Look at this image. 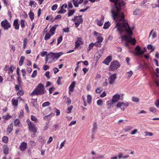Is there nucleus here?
I'll use <instances>...</instances> for the list:
<instances>
[{
  "label": "nucleus",
  "mask_w": 159,
  "mask_h": 159,
  "mask_svg": "<svg viewBox=\"0 0 159 159\" xmlns=\"http://www.w3.org/2000/svg\"><path fill=\"white\" fill-rule=\"evenodd\" d=\"M110 1L114 3V6L111 11L112 18L116 23L114 29H116V31L118 32L122 39L124 38L126 42L135 44L136 40L131 37L133 34L132 30L135 27L133 26L130 28L128 23L125 21L124 13L120 11L121 8L125 5V3L122 0Z\"/></svg>",
  "instance_id": "nucleus-1"
},
{
  "label": "nucleus",
  "mask_w": 159,
  "mask_h": 159,
  "mask_svg": "<svg viewBox=\"0 0 159 159\" xmlns=\"http://www.w3.org/2000/svg\"><path fill=\"white\" fill-rule=\"evenodd\" d=\"M44 86L41 83L39 84L32 92L30 93L31 95H39L43 94L46 93Z\"/></svg>",
  "instance_id": "nucleus-2"
},
{
  "label": "nucleus",
  "mask_w": 159,
  "mask_h": 159,
  "mask_svg": "<svg viewBox=\"0 0 159 159\" xmlns=\"http://www.w3.org/2000/svg\"><path fill=\"white\" fill-rule=\"evenodd\" d=\"M62 54L61 53H53L52 52H50L46 56V57H47L48 60V62L51 63L54 61L55 59L58 58Z\"/></svg>",
  "instance_id": "nucleus-3"
},
{
  "label": "nucleus",
  "mask_w": 159,
  "mask_h": 159,
  "mask_svg": "<svg viewBox=\"0 0 159 159\" xmlns=\"http://www.w3.org/2000/svg\"><path fill=\"white\" fill-rule=\"evenodd\" d=\"M72 20L75 22V24L76 27H78L80 24L83 23V21L82 15L74 16Z\"/></svg>",
  "instance_id": "nucleus-4"
},
{
  "label": "nucleus",
  "mask_w": 159,
  "mask_h": 159,
  "mask_svg": "<svg viewBox=\"0 0 159 159\" xmlns=\"http://www.w3.org/2000/svg\"><path fill=\"white\" fill-rule=\"evenodd\" d=\"M120 65L118 61H112L110 66L109 70L110 71H115L120 66Z\"/></svg>",
  "instance_id": "nucleus-5"
},
{
  "label": "nucleus",
  "mask_w": 159,
  "mask_h": 159,
  "mask_svg": "<svg viewBox=\"0 0 159 159\" xmlns=\"http://www.w3.org/2000/svg\"><path fill=\"white\" fill-rule=\"evenodd\" d=\"M135 50L136 52L135 53V54L138 56H141L146 51V49L145 48H144L143 50H142L139 46H137L135 48Z\"/></svg>",
  "instance_id": "nucleus-6"
},
{
  "label": "nucleus",
  "mask_w": 159,
  "mask_h": 159,
  "mask_svg": "<svg viewBox=\"0 0 159 159\" xmlns=\"http://www.w3.org/2000/svg\"><path fill=\"white\" fill-rule=\"evenodd\" d=\"M28 125L29 126V130L32 132L34 133L37 132V131L36 128L34 125L33 122H30L28 123Z\"/></svg>",
  "instance_id": "nucleus-7"
},
{
  "label": "nucleus",
  "mask_w": 159,
  "mask_h": 159,
  "mask_svg": "<svg viewBox=\"0 0 159 159\" xmlns=\"http://www.w3.org/2000/svg\"><path fill=\"white\" fill-rule=\"evenodd\" d=\"M116 74H114L111 75L108 78L109 83L111 84L115 83V80L116 79Z\"/></svg>",
  "instance_id": "nucleus-8"
},
{
  "label": "nucleus",
  "mask_w": 159,
  "mask_h": 159,
  "mask_svg": "<svg viewBox=\"0 0 159 159\" xmlns=\"http://www.w3.org/2000/svg\"><path fill=\"white\" fill-rule=\"evenodd\" d=\"M2 26L5 29L7 30L10 27V25L8 21L5 20L1 22Z\"/></svg>",
  "instance_id": "nucleus-9"
},
{
  "label": "nucleus",
  "mask_w": 159,
  "mask_h": 159,
  "mask_svg": "<svg viewBox=\"0 0 159 159\" xmlns=\"http://www.w3.org/2000/svg\"><path fill=\"white\" fill-rule=\"evenodd\" d=\"M93 34L94 35L97 36V39L98 42L101 43L102 42L103 40V38L101 36L102 35V34L98 33L96 31H94L93 33Z\"/></svg>",
  "instance_id": "nucleus-10"
},
{
  "label": "nucleus",
  "mask_w": 159,
  "mask_h": 159,
  "mask_svg": "<svg viewBox=\"0 0 159 159\" xmlns=\"http://www.w3.org/2000/svg\"><path fill=\"white\" fill-rule=\"evenodd\" d=\"M82 38H77V40L75 42V48L79 47L80 44H83V42L82 41Z\"/></svg>",
  "instance_id": "nucleus-11"
},
{
  "label": "nucleus",
  "mask_w": 159,
  "mask_h": 159,
  "mask_svg": "<svg viewBox=\"0 0 159 159\" xmlns=\"http://www.w3.org/2000/svg\"><path fill=\"white\" fill-rule=\"evenodd\" d=\"M120 98V95L118 94H116L113 96L111 101L113 103H115L117 102Z\"/></svg>",
  "instance_id": "nucleus-12"
},
{
  "label": "nucleus",
  "mask_w": 159,
  "mask_h": 159,
  "mask_svg": "<svg viewBox=\"0 0 159 159\" xmlns=\"http://www.w3.org/2000/svg\"><path fill=\"white\" fill-rule=\"evenodd\" d=\"M27 147V144L26 143L23 142L21 143L20 147V150L23 151L25 150Z\"/></svg>",
  "instance_id": "nucleus-13"
},
{
  "label": "nucleus",
  "mask_w": 159,
  "mask_h": 159,
  "mask_svg": "<svg viewBox=\"0 0 159 159\" xmlns=\"http://www.w3.org/2000/svg\"><path fill=\"white\" fill-rule=\"evenodd\" d=\"M13 25L15 29L18 30L19 29V24L18 23V20L17 19L14 20Z\"/></svg>",
  "instance_id": "nucleus-14"
},
{
  "label": "nucleus",
  "mask_w": 159,
  "mask_h": 159,
  "mask_svg": "<svg viewBox=\"0 0 159 159\" xmlns=\"http://www.w3.org/2000/svg\"><path fill=\"white\" fill-rule=\"evenodd\" d=\"M111 57L109 56L107 57L105 60L103 61V63L106 64L107 65H108L109 63L111 61Z\"/></svg>",
  "instance_id": "nucleus-15"
},
{
  "label": "nucleus",
  "mask_w": 159,
  "mask_h": 159,
  "mask_svg": "<svg viewBox=\"0 0 159 159\" xmlns=\"http://www.w3.org/2000/svg\"><path fill=\"white\" fill-rule=\"evenodd\" d=\"M114 103H113L111 100L108 101L107 102V108L108 109H110L111 107H113V104Z\"/></svg>",
  "instance_id": "nucleus-16"
},
{
  "label": "nucleus",
  "mask_w": 159,
  "mask_h": 159,
  "mask_svg": "<svg viewBox=\"0 0 159 159\" xmlns=\"http://www.w3.org/2000/svg\"><path fill=\"white\" fill-rule=\"evenodd\" d=\"M76 84V82L75 81H73L69 87V91L70 92H72L73 90V89L74 88L75 85Z\"/></svg>",
  "instance_id": "nucleus-17"
},
{
  "label": "nucleus",
  "mask_w": 159,
  "mask_h": 159,
  "mask_svg": "<svg viewBox=\"0 0 159 159\" xmlns=\"http://www.w3.org/2000/svg\"><path fill=\"white\" fill-rule=\"evenodd\" d=\"M18 100L16 99L13 98L12 99V104L14 107H17L18 105Z\"/></svg>",
  "instance_id": "nucleus-18"
},
{
  "label": "nucleus",
  "mask_w": 159,
  "mask_h": 159,
  "mask_svg": "<svg viewBox=\"0 0 159 159\" xmlns=\"http://www.w3.org/2000/svg\"><path fill=\"white\" fill-rule=\"evenodd\" d=\"M3 153L5 154H7L8 153L9 149L7 146H5L3 148Z\"/></svg>",
  "instance_id": "nucleus-19"
},
{
  "label": "nucleus",
  "mask_w": 159,
  "mask_h": 159,
  "mask_svg": "<svg viewBox=\"0 0 159 159\" xmlns=\"http://www.w3.org/2000/svg\"><path fill=\"white\" fill-rule=\"evenodd\" d=\"M36 3L34 1H30V2L29 5L31 7H36Z\"/></svg>",
  "instance_id": "nucleus-20"
},
{
  "label": "nucleus",
  "mask_w": 159,
  "mask_h": 159,
  "mask_svg": "<svg viewBox=\"0 0 159 159\" xmlns=\"http://www.w3.org/2000/svg\"><path fill=\"white\" fill-rule=\"evenodd\" d=\"M25 58V57L23 56H22L20 57V60L19 61V65L20 66H21V65H22Z\"/></svg>",
  "instance_id": "nucleus-21"
},
{
  "label": "nucleus",
  "mask_w": 159,
  "mask_h": 159,
  "mask_svg": "<svg viewBox=\"0 0 159 159\" xmlns=\"http://www.w3.org/2000/svg\"><path fill=\"white\" fill-rule=\"evenodd\" d=\"M97 128V125L96 122H94L93 125V128L92 129V132L94 133Z\"/></svg>",
  "instance_id": "nucleus-22"
},
{
  "label": "nucleus",
  "mask_w": 159,
  "mask_h": 159,
  "mask_svg": "<svg viewBox=\"0 0 159 159\" xmlns=\"http://www.w3.org/2000/svg\"><path fill=\"white\" fill-rule=\"evenodd\" d=\"M29 15L30 19L31 20H32L34 19V13L31 11H30L29 13Z\"/></svg>",
  "instance_id": "nucleus-23"
},
{
  "label": "nucleus",
  "mask_w": 159,
  "mask_h": 159,
  "mask_svg": "<svg viewBox=\"0 0 159 159\" xmlns=\"http://www.w3.org/2000/svg\"><path fill=\"white\" fill-rule=\"evenodd\" d=\"M56 29V27L53 26L50 30V32L51 33V35H53L54 34V31Z\"/></svg>",
  "instance_id": "nucleus-24"
},
{
  "label": "nucleus",
  "mask_w": 159,
  "mask_h": 159,
  "mask_svg": "<svg viewBox=\"0 0 159 159\" xmlns=\"http://www.w3.org/2000/svg\"><path fill=\"white\" fill-rule=\"evenodd\" d=\"M110 25V23L109 22L105 23L104 25L103 28L104 29H108Z\"/></svg>",
  "instance_id": "nucleus-25"
},
{
  "label": "nucleus",
  "mask_w": 159,
  "mask_h": 159,
  "mask_svg": "<svg viewBox=\"0 0 159 159\" xmlns=\"http://www.w3.org/2000/svg\"><path fill=\"white\" fill-rule=\"evenodd\" d=\"M132 101L134 102L138 103L139 101V99L137 97H134L132 98Z\"/></svg>",
  "instance_id": "nucleus-26"
},
{
  "label": "nucleus",
  "mask_w": 159,
  "mask_h": 159,
  "mask_svg": "<svg viewBox=\"0 0 159 159\" xmlns=\"http://www.w3.org/2000/svg\"><path fill=\"white\" fill-rule=\"evenodd\" d=\"M73 108L72 106H71L68 107L66 111V112L67 113H70L71 112V111Z\"/></svg>",
  "instance_id": "nucleus-27"
},
{
  "label": "nucleus",
  "mask_w": 159,
  "mask_h": 159,
  "mask_svg": "<svg viewBox=\"0 0 159 159\" xmlns=\"http://www.w3.org/2000/svg\"><path fill=\"white\" fill-rule=\"evenodd\" d=\"M104 19V17L102 16L101 18V20H98V21L97 24L99 26H102L103 25V22H102V20Z\"/></svg>",
  "instance_id": "nucleus-28"
},
{
  "label": "nucleus",
  "mask_w": 159,
  "mask_h": 159,
  "mask_svg": "<svg viewBox=\"0 0 159 159\" xmlns=\"http://www.w3.org/2000/svg\"><path fill=\"white\" fill-rule=\"evenodd\" d=\"M132 128L133 127L131 126H127L124 129V130L125 132H128L130 131Z\"/></svg>",
  "instance_id": "nucleus-29"
},
{
  "label": "nucleus",
  "mask_w": 159,
  "mask_h": 159,
  "mask_svg": "<svg viewBox=\"0 0 159 159\" xmlns=\"http://www.w3.org/2000/svg\"><path fill=\"white\" fill-rule=\"evenodd\" d=\"M75 11L74 10H70L68 13V16H72L75 12Z\"/></svg>",
  "instance_id": "nucleus-30"
},
{
  "label": "nucleus",
  "mask_w": 159,
  "mask_h": 159,
  "mask_svg": "<svg viewBox=\"0 0 159 159\" xmlns=\"http://www.w3.org/2000/svg\"><path fill=\"white\" fill-rule=\"evenodd\" d=\"M92 101V97L90 95H88L87 96V102L89 104H90Z\"/></svg>",
  "instance_id": "nucleus-31"
},
{
  "label": "nucleus",
  "mask_w": 159,
  "mask_h": 159,
  "mask_svg": "<svg viewBox=\"0 0 159 159\" xmlns=\"http://www.w3.org/2000/svg\"><path fill=\"white\" fill-rule=\"evenodd\" d=\"M133 73V72L132 71H130L128 72H127L126 74L128 75L127 78L128 79H129L130 78L132 75Z\"/></svg>",
  "instance_id": "nucleus-32"
},
{
  "label": "nucleus",
  "mask_w": 159,
  "mask_h": 159,
  "mask_svg": "<svg viewBox=\"0 0 159 159\" xmlns=\"http://www.w3.org/2000/svg\"><path fill=\"white\" fill-rule=\"evenodd\" d=\"M2 139V142L4 143H7L8 141V138L6 136H4Z\"/></svg>",
  "instance_id": "nucleus-33"
},
{
  "label": "nucleus",
  "mask_w": 159,
  "mask_h": 159,
  "mask_svg": "<svg viewBox=\"0 0 159 159\" xmlns=\"http://www.w3.org/2000/svg\"><path fill=\"white\" fill-rule=\"evenodd\" d=\"M138 132V129H134L130 133V134L132 135H134L136 134Z\"/></svg>",
  "instance_id": "nucleus-34"
},
{
  "label": "nucleus",
  "mask_w": 159,
  "mask_h": 159,
  "mask_svg": "<svg viewBox=\"0 0 159 159\" xmlns=\"http://www.w3.org/2000/svg\"><path fill=\"white\" fill-rule=\"evenodd\" d=\"M150 111L154 113H157V111L156 109L154 107H151L150 108Z\"/></svg>",
  "instance_id": "nucleus-35"
},
{
  "label": "nucleus",
  "mask_w": 159,
  "mask_h": 159,
  "mask_svg": "<svg viewBox=\"0 0 159 159\" xmlns=\"http://www.w3.org/2000/svg\"><path fill=\"white\" fill-rule=\"evenodd\" d=\"M54 110L55 111V112H56V115L57 116H58L60 115V111L56 108H54Z\"/></svg>",
  "instance_id": "nucleus-36"
},
{
  "label": "nucleus",
  "mask_w": 159,
  "mask_h": 159,
  "mask_svg": "<svg viewBox=\"0 0 159 159\" xmlns=\"http://www.w3.org/2000/svg\"><path fill=\"white\" fill-rule=\"evenodd\" d=\"M51 36V35L49 33H48L46 34L44 37V39L45 40L48 39L50 38Z\"/></svg>",
  "instance_id": "nucleus-37"
},
{
  "label": "nucleus",
  "mask_w": 159,
  "mask_h": 159,
  "mask_svg": "<svg viewBox=\"0 0 159 159\" xmlns=\"http://www.w3.org/2000/svg\"><path fill=\"white\" fill-rule=\"evenodd\" d=\"M51 115V114H50L48 115L45 116L43 117L44 119L45 120H50L51 118V117H50Z\"/></svg>",
  "instance_id": "nucleus-38"
},
{
  "label": "nucleus",
  "mask_w": 159,
  "mask_h": 159,
  "mask_svg": "<svg viewBox=\"0 0 159 159\" xmlns=\"http://www.w3.org/2000/svg\"><path fill=\"white\" fill-rule=\"evenodd\" d=\"M20 121L18 119H16L14 121V125L16 126H19L20 124Z\"/></svg>",
  "instance_id": "nucleus-39"
},
{
  "label": "nucleus",
  "mask_w": 159,
  "mask_h": 159,
  "mask_svg": "<svg viewBox=\"0 0 159 159\" xmlns=\"http://www.w3.org/2000/svg\"><path fill=\"white\" fill-rule=\"evenodd\" d=\"M3 70L5 71H8V73H9L10 72L9 71L10 70V67L9 66H7L6 65L4 67Z\"/></svg>",
  "instance_id": "nucleus-40"
},
{
  "label": "nucleus",
  "mask_w": 159,
  "mask_h": 159,
  "mask_svg": "<svg viewBox=\"0 0 159 159\" xmlns=\"http://www.w3.org/2000/svg\"><path fill=\"white\" fill-rule=\"evenodd\" d=\"M97 104L98 106H102L103 104V101L102 100H98L97 102Z\"/></svg>",
  "instance_id": "nucleus-41"
},
{
  "label": "nucleus",
  "mask_w": 159,
  "mask_h": 159,
  "mask_svg": "<svg viewBox=\"0 0 159 159\" xmlns=\"http://www.w3.org/2000/svg\"><path fill=\"white\" fill-rule=\"evenodd\" d=\"M144 133L145 134V136H152L153 135V134L152 133L149 132H148L146 131L144 132Z\"/></svg>",
  "instance_id": "nucleus-42"
},
{
  "label": "nucleus",
  "mask_w": 159,
  "mask_h": 159,
  "mask_svg": "<svg viewBox=\"0 0 159 159\" xmlns=\"http://www.w3.org/2000/svg\"><path fill=\"white\" fill-rule=\"evenodd\" d=\"M20 25L21 27L22 28H24L25 26V20H20Z\"/></svg>",
  "instance_id": "nucleus-43"
},
{
  "label": "nucleus",
  "mask_w": 159,
  "mask_h": 159,
  "mask_svg": "<svg viewBox=\"0 0 159 159\" xmlns=\"http://www.w3.org/2000/svg\"><path fill=\"white\" fill-rule=\"evenodd\" d=\"M2 118L4 120H7L10 118V116L8 115H7L3 116Z\"/></svg>",
  "instance_id": "nucleus-44"
},
{
  "label": "nucleus",
  "mask_w": 159,
  "mask_h": 159,
  "mask_svg": "<svg viewBox=\"0 0 159 159\" xmlns=\"http://www.w3.org/2000/svg\"><path fill=\"white\" fill-rule=\"evenodd\" d=\"M66 103L67 105H69L71 103V100L70 98H67V101L66 102Z\"/></svg>",
  "instance_id": "nucleus-45"
},
{
  "label": "nucleus",
  "mask_w": 159,
  "mask_h": 159,
  "mask_svg": "<svg viewBox=\"0 0 159 159\" xmlns=\"http://www.w3.org/2000/svg\"><path fill=\"white\" fill-rule=\"evenodd\" d=\"M104 49H102L98 52V53L97 54H99V55L101 56L103 54L104 52Z\"/></svg>",
  "instance_id": "nucleus-46"
},
{
  "label": "nucleus",
  "mask_w": 159,
  "mask_h": 159,
  "mask_svg": "<svg viewBox=\"0 0 159 159\" xmlns=\"http://www.w3.org/2000/svg\"><path fill=\"white\" fill-rule=\"evenodd\" d=\"M31 120L35 122H37V120L35 116H31Z\"/></svg>",
  "instance_id": "nucleus-47"
},
{
  "label": "nucleus",
  "mask_w": 159,
  "mask_h": 159,
  "mask_svg": "<svg viewBox=\"0 0 159 159\" xmlns=\"http://www.w3.org/2000/svg\"><path fill=\"white\" fill-rule=\"evenodd\" d=\"M66 10H64L63 8H62L61 7V10L59 11L58 13H64L66 12Z\"/></svg>",
  "instance_id": "nucleus-48"
},
{
  "label": "nucleus",
  "mask_w": 159,
  "mask_h": 159,
  "mask_svg": "<svg viewBox=\"0 0 159 159\" xmlns=\"http://www.w3.org/2000/svg\"><path fill=\"white\" fill-rule=\"evenodd\" d=\"M123 102H119L116 105V107L117 108H120L123 106Z\"/></svg>",
  "instance_id": "nucleus-49"
},
{
  "label": "nucleus",
  "mask_w": 159,
  "mask_h": 159,
  "mask_svg": "<svg viewBox=\"0 0 159 159\" xmlns=\"http://www.w3.org/2000/svg\"><path fill=\"white\" fill-rule=\"evenodd\" d=\"M50 103L49 102H46L43 103L42 104V106L43 107H44L50 105Z\"/></svg>",
  "instance_id": "nucleus-50"
},
{
  "label": "nucleus",
  "mask_w": 159,
  "mask_h": 159,
  "mask_svg": "<svg viewBox=\"0 0 159 159\" xmlns=\"http://www.w3.org/2000/svg\"><path fill=\"white\" fill-rule=\"evenodd\" d=\"M62 36H61L57 39V44H59L62 41Z\"/></svg>",
  "instance_id": "nucleus-51"
},
{
  "label": "nucleus",
  "mask_w": 159,
  "mask_h": 159,
  "mask_svg": "<svg viewBox=\"0 0 159 159\" xmlns=\"http://www.w3.org/2000/svg\"><path fill=\"white\" fill-rule=\"evenodd\" d=\"M94 45L97 47H100L101 45V43L97 41L94 44Z\"/></svg>",
  "instance_id": "nucleus-52"
},
{
  "label": "nucleus",
  "mask_w": 159,
  "mask_h": 159,
  "mask_svg": "<svg viewBox=\"0 0 159 159\" xmlns=\"http://www.w3.org/2000/svg\"><path fill=\"white\" fill-rule=\"evenodd\" d=\"M37 74V71L36 70H34V71L33 74L32 75L31 77L32 78H34L36 76Z\"/></svg>",
  "instance_id": "nucleus-53"
},
{
  "label": "nucleus",
  "mask_w": 159,
  "mask_h": 159,
  "mask_svg": "<svg viewBox=\"0 0 159 159\" xmlns=\"http://www.w3.org/2000/svg\"><path fill=\"white\" fill-rule=\"evenodd\" d=\"M24 94L22 90H20L18 91L17 93V95L19 96L23 95Z\"/></svg>",
  "instance_id": "nucleus-54"
},
{
  "label": "nucleus",
  "mask_w": 159,
  "mask_h": 159,
  "mask_svg": "<svg viewBox=\"0 0 159 159\" xmlns=\"http://www.w3.org/2000/svg\"><path fill=\"white\" fill-rule=\"evenodd\" d=\"M63 31L64 32L66 33H69L70 32L69 28L67 27L66 28H64L63 29Z\"/></svg>",
  "instance_id": "nucleus-55"
},
{
  "label": "nucleus",
  "mask_w": 159,
  "mask_h": 159,
  "mask_svg": "<svg viewBox=\"0 0 159 159\" xmlns=\"http://www.w3.org/2000/svg\"><path fill=\"white\" fill-rule=\"evenodd\" d=\"M53 70L54 71V74H56L58 72L59 69L56 67H54L53 68Z\"/></svg>",
  "instance_id": "nucleus-56"
},
{
  "label": "nucleus",
  "mask_w": 159,
  "mask_h": 159,
  "mask_svg": "<svg viewBox=\"0 0 159 159\" xmlns=\"http://www.w3.org/2000/svg\"><path fill=\"white\" fill-rule=\"evenodd\" d=\"M89 7L87 6L85 9H82L80 10V11L81 12H84L87 11L89 8Z\"/></svg>",
  "instance_id": "nucleus-57"
},
{
  "label": "nucleus",
  "mask_w": 159,
  "mask_h": 159,
  "mask_svg": "<svg viewBox=\"0 0 159 159\" xmlns=\"http://www.w3.org/2000/svg\"><path fill=\"white\" fill-rule=\"evenodd\" d=\"M102 90H101V89L100 88H98L96 90V92L97 93H100Z\"/></svg>",
  "instance_id": "nucleus-58"
},
{
  "label": "nucleus",
  "mask_w": 159,
  "mask_h": 159,
  "mask_svg": "<svg viewBox=\"0 0 159 159\" xmlns=\"http://www.w3.org/2000/svg\"><path fill=\"white\" fill-rule=\"evenodd\" d=\"M124 155L122 153H120L118 155V157L119 159H120L122 158H123Z\"/></svg>",
  "instance_id": "nucleus-59"
},
{
  "label": "nucleus",
  "mask_w": 159,
  "mask_h": 159,
  "mask_svg": "<svg viewBox=\"0 0 159 159\" xmlns=\"http://www.w3.org/2000/svg\"><path fill=\"white\" fill-rule=\"evenodd\" d=\"M76 123V121L75 120L72 121L71 122H70V124L69 125V126H71L72 125H75Z\"/></svg>",
  "instance_id": "nucleus-60"
},
{
  "label": "nucleus",
  "mask_w": 159,
  "mask_h": 159,
  "mask_svg": "<svg viewBox=\"0 0 159 159\" xmlns=\"http://www.w3.org/2000/svg\"><path fill=\"white\" fill-rule=\"evenodd\" d=\"M57 7V4H55L52 7V9L53 11L56 10Z\"/></svg>",
  "instance_id": "nucleus-61"
},
{
  "label": "nucleus",
  "mask_w": 159,
  "mask_h": 159,
  "mask_svg": "<svg viewBox=\"0 0 159 159\" xmlns=\"http://www.w3.org/2000/svg\"><path fill=\"white\" fill-rule=\"evenodd\" d=\"M155 104L156 107H159V99H157L155 103Z\"/></svg>",
  "instance_id": "nucleus-62"
},
{
  "label": "nucleus",
  "mask_w": 159,
  "mask_h": 159,
  "mask_svg": "<svg viewBox=\"0 0 159 159\" xmlns=\"http://www.w3.org/2000/svg\"><path fill=\"white\" fill-rule=\"evenodd\" d=\"M47 52L46 51H44L41 53V55L42 57H43L45 55H47Z\"/></svg>",
  "instance_id": "nucleus-63"
},
{
  "label": "nucleus",
  "mask_w": 159,
  "mask_h": 159,
  "mask_svg": "<svg viewBox=\"0 0 159 159\" xmlns=\"http://www.w3.org/2000/svg\"><path fill=\"white\" fill-rule=\"evenodd\" d=\"M49 68V67L48 65H44L43 66V68L44 70H46Z\"/></svg>",
  "instance_id": "nucleus-64"
}]
</instances>
